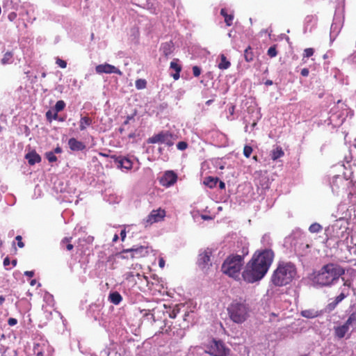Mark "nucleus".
<instances>
[{"label": "nucleus", "instance_id": "f257e3e1", "mask_svg": "<svg viewBox=\"0 0 356 356\" xmlns=\"http://www.w3.org/2000/svg\"><path fill=\"white\" fill-rule=\"evenodd\" d=\"M273 259L274 252L271 250L255 252L242 272L243 280L247 283H254L261 280L267 273Z\"/></svg>", "mask_w": 356, "mask_h": 356}, {"label": "nucleus", "instance_id": "f03ea898", "mask_svg": "<svg viewBox=\"0 0 356 356\" xmlns=\"http://www.w3.org/2000/svg\"><path fill=\"white\" fill-rule=\"evenodd\" d=\"M296 266L291 261H279L273 271L270 282L275 286H284L290 284L297 277Z\"/></svg>", "mask_w": 356, "mask_h": 356}, {"label": "nucleus", "instance_id": "7ed1b4c3", "mask_svg": "<svg viewBox=\"0 0 356 356\" xmlns=\"http://www.w3.org/2000/svg\"><path fill=\"white\" fill-rule=\"evenodd\" d=\"M345 270L336 264L324 265L316 273H314L313 282L321 286H329L343 275Z\"/></svg>", "mask_w": 356, "mask_h": 356}, {"label": "nucleus", "instance_id": "20e7f679", "mask_svg": "<svg viewBox=\"0 0 356 356\" xmlns=\"http://www.w3.org/2000/svg\"><path fill=\"white\" fill-rule=\"evenodd\" d=\"M248 254V248H243L242 255L232 254L228 256L222 264V272L236 280H239L240 272L244 263V257Z\"/></svg>", "mask_w": 356, "mask_h": 356}, {"label": "nucleus", "instance_id": "39448f33", "mask_svg": "<svg viewBox=\"0 0 356 356\" xmlns=\"http://www.w3.org/2000/svg\"><path fill=\"white\" fill-rule=\"evenodd\" d=\"M250 309L244 302L233 301L227 307L229 318L234 323L241 324L249 316Z\"/></svg>", "mask_w": 356, "mask_h": 356}, {"label": "nucleus", "instance_id": "423d86ee", "mask_svg": "<svg viewBox=\"0 0 356 356\" xmlns=\"http://www.w3.org/2000/svg\"><path fill=\"white\" fill-rule=\"evenodd\" d=\"M205 353L212 356H229L230 349L222 341L213 339L207 345Z\"/></svg>", "mask_w": 356, "mask_h": 356}, {"label": "nucleus", "instance_id": "0eeeda50", "mask_svg": "<svg viewBox=\"0 0 356 356\" xmlns=\"http://www.w3.org/2000/svg\"><path fill=\"white\" fill-rule=\"evenodd\" d=\"M147 143H163L171 147L174 145L173 134L170 131H160L147 139Z\"/></svg>", "mask_w": 356, "mask_h": 356}, {"label": "nucleus", "instance_id": "6e6552de", "mask_svg": "<svg viewBox=\"0 0 356 356\" xmlns=\"http://www.w3.org/2000/svg\"><path fill=\"white\" fill-rule=\"evenodd\" d=\"M166 212L164 209L161 208L152 210L150 213L144 220L145 227L152 225L155 222H159L164 220Z\"/></svg>", "mask_w": 356, "mask_h": 356}, {"label": "nucleus", "instance_id": "1a4fd4ad", "mask_svg": "<svg viewBox=\"0 0 356 356\" xmlns=\"http://www.w3.org/2000/svg\"><path fill=\"white\" fill-rule=\"evenodd\" d=\"M212 255V250L209 248L204 250L198 255L197 265L202 270L209 269V266H211V257Z\"/></svg>", "mask_w": 356, "mask_h": 356}, {"label": "nucleus", "instance_id": "9d476101", "mask_svg": "<svg viewBox=\"0 0 356 356\" xmlns=\"http://www.w3.org/2000/svg\"><path fill=\"white\" fill-rule=\"evenodd\" d=\"M121 253L122 254L131 253L130 257L131 259H134V258L144 257L147 256L149 253V250H148L147 246L140 245V246L134 247V248H129V249H124Z\"/></svg>", "mask_w": 356, "mask_h": 356}, {"label": "nucleus", "instance_id": "9b49d317", "mask_svg": "<svg viewBox=\"0 0 356 356\" xmlns=\"http://www.w3.org/2000/svg\"><path fill=\"white\" fill-rule=\"evenodd\" d=\"M177 181V175L172 170L166 171L160 178L159 183L165 187H170L174 185Z\"/></svg>", "mask_w": 356, "mask_h": 356}, {"label": "nucleus", "instance_id": "f8f14e48", "mask_svg": "<svg viewBox=\"0 0 356 356\" xmlns=\"http://www.w3.org/2000/svg\"><path fill=\"white\" fill-rule=\"evenodd\" d=\"M95 71L97 74H117L119 75H122V72L117 67H115L114 65L104 63L98 65L95 67Z\"/></svg>", "mask_w": 356, "mask_h": 356}, {"label": "nucleus", "instance_id": "ddd939ff", "mask_svg": "<svg viewBox=\"0 0 356 356\" xmlns=\"http://www.w3.org/2000/svg\"><path fill=\"white\" fill-rule=\"evenodd\" d=\"M350 327L345 322L343 325L334 327V336L339 339H343L348 334Z\"/></svg>", "mask_w": 356, "mask_h": 356}, {"label": "nucleus", "instance_id": "4468645a", "mask_svg": "<svg viewBox=\"0 0 356 356\" xmlns=\"http://www.w3.org/2000/svg\"><path fill=\"white\" fill-rule=\"evenodd\" d=\"M68 145L72 151H82L86 149V145L74 138L69 139Z\"/></svg>", "mask_w": 356, "mask_h": 356}, {"label": "nucleus", "instance_id": "2eb2a0df", "mask_svg": "<svg viewBox=\"0 0 356 356\" xmlns=\"http://www.w3.org/2000/svg\"><path fill=\"white\" fill-rule=\"evenodd\" d=\"M25 158L28 160L29 163L31 165L41 161L40 156L36 153L35 151H32L26 154Z\"/></svg>", "mask_w": 356, "mask_h": 356}, {"label": "nucleus", "instance_id": "dca6fc26", "mask_svg": "<svg viewBox=\"0 0 356 356\" xmlns=\"http://www.w3.org/2000/svg\"><path fill=\"white\" fill-rule=\"evenodd\" d=\"M301 316L307 318H314L321 314V312L315 309H308L302 310L300 313Z\"/></svg>", "mask_w": 356, "mask_h": 356}, {"label": "nucleus", "instance_id": "f3484780", "mask_svg": "<svg viewBox=\"0 0 356 356\" xmlns=\"http://www.w3.org/2000/svg\"><path fill=\"white\" fill-rule=\"evenodd\" d=\"M118 168L131 170L133 168V162L129 158L122 156Z\"/></svg>", "mask_w": 356, "mask_h": 356}, {"label": "nucleus", "instance_id": "a211bd4d", "mask_svg": "<svg viewBox=\"0 0 356 356\" xmlns=\"http://www.w3.org/2000/svg\"><path fill=\"white\" fill-rule=\"evenodd\" d=\"M92 124V120L91 118L88 116L81 117L79 121V129L81 131H83Z\"/></svg>", "mask_w": 356, "mask_h": 356}, {"label": "nucleus", "instance_id": "6ab92c4d", "mask_svg": "<svg viewBox=\"0 0 356 356\" xmlns=\"http://www.w3.org/2000/svg\"><path fill=\"white\" fill-rule=\"evenodd\" d=\"M346 323L352 327V332L356 331V309L350 314Z\"/></svg>", "mask_w": 356, "mask_h": 356}, {"label": "nucleus", "instance_id": "aec40b11", "mask_svg": "<svg viewBox=\"0 0 356 356\" xmlns=\"http://www.w3.org/2000/svg\"><path fill=\"white\" fill-rule=\"evenodd\" d=\"M256 181V184L258 187H261L263 189L269 188V179L266 176L260 175Z\"/></svg>", "mask_w": 356, "mask_h": 356}, {"label": "nucleus", "instance_id": "412c9836", "mask_svg": "<svg viewBox=\"0 0 356 356\" xmlns=\"http://www.w3.org/2000/svg\"><path fill=\"white\" fill-rule=\"evenodd\" d=\"M170 68L174 70L175 72L172 74V76L175 80H178L180 77V72L181 71V66L175 61L170 63Z\"/></svg>", "mask_w": 356, "mask_h": 356}, {"label": "nucleus", "instance_id": "4be33fe9", "mask_svg": "<svg viewBox=\"0 0 356 356\" xmlns=\"http://www.w3.org/2000/svg\"><path fill=\"white\" fill-rule=\"evenodd\" d=\"M65 103L63 100H59L56 103L54 108H53L54 113V120H56L58 119V113L63 111L65 107Z\"/></svg>", "mask_w": 356, "mask_h": 356}, {"label": "nucleus", "instance_id": "5701e85b", "mask_svg": "<svg viewBox=\"0 0 356 356\" xmlns=\"http://www.w3.org/2000/svg\"><path fill=\"white\" fill-rule=\"evenodd\" d=\"M72 237H65L60 241V246L63 248H65L67 251H71L74 248V245L72 244Z\"/></svg>", "mask_w": 356, "mask_h": 356}, {"label": "nucleus", "instance_id": "b1692460", "mask_svg": "<svg viewBox=\"0 0 356 356\" xmlns=\"http://www.w3.org/2000/svg\"><path fill=\"white\" fill-rule=\"evenodd\" d=\"M218 181V177H207L204 179V184L210 188H213L216 187Z\"/></svg>", "mask_w": 356, "mask_h": 356}, {"label": "nucleus", "instance_id": "393cba45", "mask_svg": "<svg viewBox=\"0 0 356 356\" xmlns=\"http://www.w3.org/2000/svg\"><path fill=\"white\" fill-rule=\"evenodd\" d=\"M220 62L218 63V68L220 70H227L228 69L231 63L227 59L226 56L224 54H220Z\"/></svg>", "mask_w": 356, "mask_h": 356}, {"label": "nucleus", "instance_id": "a878e982", "mask_svg": "<svg viewBox=\"0 0 356 356\" xmlns=\"http://www.w3.org/2000/svg\"><path fill=\"white\" fill-rule=\"evenodd\" d=\"M109 300L114 305H118L122 300V296L117 291L109 294Z\"/></svg>", "mask_w": 356, "mask_h": 356}, {"label": "nucleus", "instance_id": "bb28decb", "mask_svg": "<svg viewBox=\"0 0 356 356\" xmlns=\"http://www.w3.org/2000/svg\"><path fill=\"white\" fill-rule=\"evenodd\" d=\"M284 154V151L282 150L281 147H277L275 149H273L270 154V156L272 160L275 161L279 158L283 156Z\"/></svg>", "mask_w": 356, "mask_h": 356}, {"label": "nucleus", "instance_id": "cd10ccee", "mask_svg": "<svg viewBox=\"0 0 356 356\" xmlns=\"http://www.w3.org/2000/svg\"><path fill=\"white\" fill-rule=\"evenodd\" d=\"M220 14L224 17L225 22L227 26H230L232 24V21L234 19V15L227 14L225 8H222L220 10Z\"/></svg>", "mask_w": 356, "mask_h": 356}, {"label": "nucleus", "instance_id": "c85d7f7f", "mask_svg": "<svg viewBox=\"0 0 356 356\" xmlns=\"http://www.w3.org/2000/svg\"><path fill=\"white\" fill-rule=\"evenodd\" d=\"M244 58L247 62H251L254 60V53L250 46H248L245 49Z\"/></svg>", "mask_w": 356, "mask_h": 356}, {"label": "nucleus", "instance_id": "c756f323", "mask_svg": "<svg viewBox=\"0 0 356 356\" xmlns=\"http://www.w3.org/2000/svg\"><path fill=\"white\" fill-rule=\"evenodd\" d=\"M13 53L12 51H7L4 54L2 59H1V63L3 65H6L11 63L13 60Z\"/></svg>", "mask_w": 356, "mask_h": 356}, {"label": "nucleus", "instance_id": "7c9ffc66", "mask_svg": "<svg viewBox=\"0 0 356 356\" xmlns=\"http://www.w3.org/2000/svg\"><path fill=\"white\" fill-rule=\"evenodd\" d=\"M321 229H322L321 225L316 222L312 224L309 227V230L312 233H318Z\"/></svg>", "mask_w": 356, "mask_h": 356}, {"label": "nucleus", "instance_id": "2f4dec72", "mask_svg": "<svg viewBox=\"0 0 356 356\" xmlns=\"http://www.w3.org/2000/svg\"><path fill=\"white\" fill-rule=\"evenodd\" d=\"M267 54L270 58H274L277 55V45L274 44L271 46L267 51Z\"/></svg>", "mask_w": 356, "mask_h": 356}, {"label": "nucleus", "instance_id": "473e14b6", "mask_svg": "<svg viewBox=\"0 0 356 356\" xmlns=\"http://www.w3.org/2000/svg\"><path fill=\"white\" fill-rule=\"evenodd\" d=\"M135 85L137 89L141 90L146 87L147 82L145 79H139L136 81Z\"/></svg>", "mask_w": 356, "mask_h": 356}, {"label": "nucleus", "instance_id": "72a5a7b5", "mask_svg": "<svg viewBox=\"0 0 356 356\" xmlns=\"http://www.w3.org/2000/svg\"><path fill=\"white\" fill-rule=\"evenodd\" d=\"M45 157L50 163H53L57 161V157L53 152H48L45 154Z\"/></svg>", "mask_w": 356, "mask_h": 356}, {"label": "nucleus", "instance_id": "f704fd0d", "mask_svg": "<svg viewBox=\"0 0 356 356\" xmlns=\"http://www.w3.org/2000/svg\"><path fill=\"white\" fill-rule=\"evenodd\" d=\"M314 54V49L313 48H307L304 50L303 58H309Z\"/></svg>", "mask_w": 356, "mask_h": 356}, {"label": "nucleus", "instance_id": "c9c22d12", "mask_svg": "<svg viewBox=\"0 0 356 356\" xmlns=\"http://www.w3.org/2000/svg\"><path fill=\"white\" fill-rule=\"evenodd\" d=\"M252 152V147L249 145H245L243 148V154L246 158H249Z\"/></svg>", "mask_w": 356, "mask_h": 356}, {"label": "nucleus", "instance_id": "e433bc0d", "mask_svg": "<svg viewBox=\"0 0 356 356\" xmlns=\"http://www.w3.org/2000/svg\"><path fill=\"white\" fill-rule=\"evenodd\" d=\"M162 48H163V54L165 56H168L170 54V52H171V50H170L171 45H170V44L165 43V44H163Z\"/></svg>", "mask_w": 356, "mask_h": 356}, {"label": "nucleus", "instance_id": "4c0bfd02", "mask_svg": "<svg viewBox=\"0 0 356 356\" xmlns=\"http://www.w3.org/2000/svg\"><path fill=\"white\" fill-rule=\"evenodd\" d=\"M188 147V144L186 142L180 141L177 144V147L179 150H185Z\"/></svg>", "mask_w": 356, "mask_h": 356}, {"label": "nucleus", "instance_id": "58836bf2", "mask_svg": "<svg viewBox=\"0 0 356 356\" xmlns=\"http://www.w3.org/2000/svg\"><path fill=\"white\" fill-rule=\"evenodd\" d=\"M56 63L61 68H65L67 67L66 61L60 58H57Z\"/></svg>", "mask_w": 356, "mask_h": 356}, {"label": "nucleus", "instance_id": "ea45409f", "mask_svg": "<svg viewBox=\"0 0 356 356\" xmlns=\"http://www.w3.org/2000/svg\"><path fill=\"white\" fill-rule=\"evenodd\" d=\"M193 74L194 76L197 77L201 74V69L198 66L195 65L193 67Z\"/></svg>", "mask_w": 356, "mask_h": 356}, {"label": "nucleus", "instance_id": "a19ab883", "mask_svg": "<svg viewBox=\"0 0 356 356\" xmlns=\"http://www.w3.org/2000/svg\"><path fill=\"white\" fill-rule=\"evenodd\" d=\"M46 118L49 122H51L54 120L53 110H49L48 111H47Z\"/></svg>", "mask_w": 356, "mask_h": 356}, {"label": "nucleus", "instance_id": "79ce46f5", "mask_svg": "<svg viewBox=\"0 0 356 356\" xmlns=\"http://www.w3.org/2000/svg\"><path fill=\"white\" fill-rule=\"evenodd\" d=\"M346 296L344 295V293H341L338 296H337V298H335V300H334V305H337L339 302H340L342 300H343L345 298Z\"/></svg>", "mask_w": 356, "mask_h": 356}, {"label": "nucleus", "instance_id": "37998d69", "mask_svg": "<svg viewBox=\"0 0 356 356\" xmlns=\"http://www.w3.org/2000/svg\"><path fill=\"white\" fill-rule=\"evenodd\" d=\"M15 239L17 241V245L19 248H22L24 247V243L22 242V238L21 236H17Z\"/></svg>", "mask_w": 356, "mask_h": 356}, {"label": "nucleus", "instance_id": "c03bdc74", "mask_svg": "<svg viewBox=\"0 0 356 356\" xmlns=\"http://www.w3.org/2000/svg\"><path fill=\"white\" fill-rule=\"evenodd\" d=\"M122 156H118L116 155H111L110 158L113 159L114 162L118 165L120 163Z\"/></svg>", "mask_w": 356, "mask_h": 356}, {"label": "nucleus", "instance_id": "a18cd8bd", "mask_svg": "<svg viewBox=\"0 0 356 356\" xmlns=\"http://www.w3.org/2000/svg\"><path fill=\"white\" fill-rule=\"evenodd\" d=\"M135 115H136V112L131 115H128L126 118V120L124 122L123 124L124 125L128 124L130 120H134Z\"/></svg>", "mask_w": 356, "mask_h": 356}, {"label": "nucleus", "instance_id": "49530a36", "mask_svg": "<svg viewBox=\"0 0 356 356\" xmlns=\"http://www.w3.org/2000/svg\"><path fill=\"white\" fill-rule=\"evenodd\" d=\"M17 323V321L16 318H10L8 321V323L9 325L10 326H13L15 325H16Z\"/></svg>", "mask_w": 356, "mask_h": 356}, {"label": "nucleus", "instance_id": "de8ad7c7", "mask_svg": "<svg viewBox=\"0 0 356 356\" xmlns=\"http://www.w3.org/2000/svg\"><path fill=\"white\" fill-rule=\"evenodd\" d=\"M309 71L307 68H303L301 72H300V74L302 76H307L309 75Z\"/></svg>", "mask_w": 356, "mask_h": 356}, {"label": "nucleus", "instance_id": "09e8293b", "mask_svg": "<svg viewBox=\"0 0 356 356\" xmlns=\"http://www.w3.org/2000/svg\"><path fill=\"white\" fill-rule=\"evenodd\" d=\"M24 275L29 277H32L34 276V271L33 270H27V271H25L24 272Z\"/></svg>", "mask_w": 356, "mask_h": 356}, {"label": "nucleus", "instance_id": "8fccbe9b", "mask_svg": "<svg viewBox=\"0 0 356 356\" xmlns=\"http://www.w3.org/2000/svg\"><path fill=\"white\" fill-rule=\"evenodd\" d=\"M10 260L9 259L8 257H6L4 259H3V266L5 267L8 266V265H10Z\"/></svg>", "mask_w": 356, "mask_h": 356}, {"label": "nucleus", "instance_id": "3c124183", "mask_svg": "<svg viewBox=\"0 0 356 356\" xmlns=\"http://www.w3.org/2000/svg\"><path fill=\"white\" fill-rule=\"evenodd\" d=\"M120 237H121V240L122 241H124L125 240V238H126V230L125 229H122L120 232Z\"/></svg>", "mask_w": 356, "mask_h": 356}, {"label": "nucleus", "instance_id": "603ef678", "mask_svg": "<svg viewBox=\"0 0 356 356\" xmlns=\"http://www.w3.org/2000/svg\"><path fill=\"white\" fill-rule=\"evenodd\" d=\"M17 17V15L15 13H11L8 15V19L10 21H13L15 17Z\"/></svg>", "mask_w": 356, "mask_h": 356}, {"label": "nucleus", "instance_id": "864d4df0", "mask_svg": "<svg viewBox=\"0 0 356 356\" xmlns=\"http://www.w3.org/2000/svg\"><path fill=\"white\" fill-rule=\"evenodd\" d=\"M159 265L161 268H163L165 266V261L163 258H161L159 261Z\"/></svg>", "mask_w": 356, "mask_h": 356}, {"label": "nucleus", "instance_id": "5fc2aeb1", "mask_svg": "<svg viewBox=\"0 0 356 356\" xmlns=\"http://www.w3.org/2000/svg\"><path fill=\"white\" fill-rule=\"evenodd\" d=\"M53 152L54 154H60L62 152V149L60 147H57L54 149V151Z\"/></svg>", "mask_w": 356, "mask_h": 356}, {"label": "nucleus", "instance_id": "6e6d98bb", "mask_svg": "<svg viewBox=\"0 0 356 356\" xmlns=\"http://www.w3.org/2000/svg\"><path fill=\"white\" fill-rule=\"evenodd\" d=\"M219 187L220 189H225V184L222 181H220L219 182Z\"/></svg>", "mask_w": 356, "mask_h": 356}, {"label": "nucleus", "instance_id": "4d7b16f0", "mask_svg": "<svg viewBox=\"0 0 356 356\" xmlns=\"http://www.w3.org/2000/svg\"><path fill=\"white\" fill-rule=\"evenodd\" d=\"M99 155L101 156H103V157H106V158L111 156V155H109L108 154L104 153V152H99Z\"/></svg>", "mask_w": 356, "mask_h": 356}, {"label": "nucleus", "instance_id": "13d9d810", "mask_svg": "<svg viewBox=\"0 0 356 356\" xmlns=\"http://www.w3.org/2000/svg\"><path fill=\"white\" fill-rule=\"evenodd\" d=\"M265 85H266V86H271V85H273V81L271 80H267L265 82Z\"/></svg>", "mask_w": 356, "mask_h": 356}, {"label": "nucleus", "instance_id": "bf43d9fd", "mask_svg": "<svg viewBox=\"0 0 356 356\" xmlns=\"http://www.w3.org/2000/svg\"><path fill=\"white\" fill-rule=\"evenodd\" d=\"M119 237L118 234H115L113 238V242H116L118 240Z\"/></svg>", "mask_w": 356, "mask_h": 356}, {"label": "nucleus", "instance_id": "052dcab7", "mask_svg": "<svg viewBox=\"0 0 356 356\" xmlns=\"http://www.w3.org/2000/svg\"><path fill=\"white\" fill-rule=\"evenodd\" d=\"M170 317L171 318H175L176 317V313L175 312V311H173L170 314Z\"/></svg>", "mask_w": 356, "mask_h": 356}, {"label": "nucleus", "instance_id": "680f3d73", "mask_svg": "<svg viewBox=\"0 0 356 356\" xmlns=\"http://www.w3.org/2000/svg\"><path fill=\"white\" fill-rule=\"evenodd\" d=\"M5 301V298L2 296H0V305H1Z\"/></svg>", "mask_w": 356, "mask_h": 356}, {"label": "nucleus", "instance_id": "e2e57ef3", "mask_svg": "<svg viewBox=\"0 0 356 356\" xmlns=\"http://www.w3.org/2000/svg\"><path fill=\"white\" fill-rule=\"evenodd\" d=\"M234 108H235V106H232L231 108H229V112L230 113H233L234 111Z\"/></svg>", "mask_w": 356, "mask_h": 356}, {"label": "nucleus", "instance_id": "0e129e2a", "mask_svg": "<svg viewBox=\"0 0 356 356\" xmlns=\"http://www.w3.org/2000/svg\"><path fill=\"white\" fill-rule=\"evenodd\" d=\"M36 283V280H32L31 282H30V284L31 286H34Z\"/></svg>", "mask_w": 356, "mask_h": 356}, {"label": "nucleus", "instance_id": "69168bd1", "mask_svg": "<svg viewBox=\"0 0 356 356\" xmlns=\"http://www.w3.org/2000/svg\"><path fill=\"white\" fill-rule=\"evenodd\" d=\"M12 264L13 266H15L17 265V259H13L12 261H11Z\"/></svg>", "mask_w": 356, "mask_h": 356}, {"label": "nucleus", "instance_id": "338daca9", "mask_svg": "<svg viewBox=\"0 0 356 356\" xmlns=\"http://www.w3.org/2000/svg\"><path fill=\"white\" fill-rule=\"evenodd\" d=\"M313 18H314V16H312V15H308L306 17V19H308L309 21H311Z\"/></svg>", "mask_w": 356, "mask_h": 356}, {"label": "nucleus", "instance_id": "774afa93", "mask_svg": "<svg viewBox=\"0 0 356 356\" xmlns=\"http://www.w3.org/2000/svg\"><path fill=\"white\" fill-rule=\"evenodd\" d=\"M36 356H43V354H42V353L39 352V353H38Z\"/></svg>", "mask_w": 356, "mask_h": 356}]
</instances>
